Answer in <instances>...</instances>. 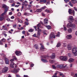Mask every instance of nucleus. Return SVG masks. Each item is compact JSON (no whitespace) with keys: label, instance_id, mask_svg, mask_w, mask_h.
<instances>
[{"label":"nucleus","instance_id":"1","mask_svg":"<svg viewBox=\"0 0 77 77\" xmlns=\"http://www.w3.org/2000/svg\"><path fill=\"white\" fill-rule=\"evenodd\" d=\"M72 52L74 56H77V48L76 47L73 48L72 49Z\"/></svg>","mask_w":77,"mask_h":77},{"label":"nucleus","instance_id":"2","mask_svg":"<svg viewBox=\"0 0 77 77\" xmlns=\"http://www.w3.org/2000/svg\"><path fill=\"white\" fill-rule=\"evenodd\" d=\"M10 66V67L14 69H16L17 68V65L12 62H11Z\"/></svg>","mask_w":77,"mask_h":77},{"label":"nucleus","instance_id":"3","mask_svg":"<svg viewBox=\"0 0 77 77\" xmlns=\"http://www.w3.org/2000/svg\"><path fill=\"white\" fill-rule=\"evenodd\" d=\"M67 27L68 28H70V27H75V24H72L71 23H69L67 25Z\"/></svg>","mask_w":77,"mask_h":77},{"label":"nucleus","instance_id":"4","mask_svg":"<svg viewBox=\"0 0 77 77\" xmlns=\"http://www.w3.org/2000/svg\"><path fill=\"white\" fill-rule=\"evenodd\" d=\"M60 59L63 61H66V60H68V57L66 56L63 57L61 56L60 57Z\"/></svg>","mask_w":77,"mask_h":77},{"label":"nucleus","instance_id":"5","mask_svg":"<svg viewBox=\"0 0 77 77\" xmlns=\"http://www.w3.org/2000/svg\"><path fill=\"white\" fill-rule=\"evenodd\" d=\"M68 12L69 14L71 15L72 14H73V16H74L75 14V11L74 10H72L71 9V8H69V9Z\"/></svg>","mask_w":77,"mask_h":77},{"label":"nucleus","instance_id":"6","mask_svg":"<svg viewBox=\"0 0 77 77\" xmlns=\"http://www.w3.org/2000/svg\"><path fill=\"white\" fill-rule=\"evenodd\" d=\"M8 69H9L8 67H5L2 69V72L6 73V72H7Z\"/></svg>","mask_w":77,"mask_h":77},{"label":"nucleus","instance_id":"7","mask_svg":"<svg viewBox=\"0 0 77 77\" xmlns=\"http://www.w3.org/2000/svg\"><path fill=\"white\" fill-rule=\"evenodd\" d=\"M67 65H65V64H64L63 65H58L57 66V68H61L62 67V68H66V67Z\"/></svg>","mask_w":77,"mask_h":77},{"label":"nucleus","instance_id":"8","mask_svg":"<svg viewBox=\"0 0 77 77\" xmlns=\"http://www.w3.org/2000/svg\"><path fill=\"white\" fill-rule=\"evenodd\" d=\"M56 38V35L54 32H52L49 36V38Z\"/></svg>","mask_w":77,"mask_h":77},{"label":"nucleus","instance_id":"9","mask_svg":"<svg viewBox=\"0 0 77 77\" xmlns=\"http://www.w3.org/2000/svg\"><path fill=\"white\" fill-rule=\"evenodd\" d=\"M15 54H16V55L18 56L22 54V52L20 51H17L15 52Z\"/></svg>","mask_w":77,"mask_h":77},{"label":"nucleus","instance_id":"10","mask_svg":"<svg viewBox=\"0 0 77 77\" xmlns=\"http://www.w3.org/2000/svg\"><path fill=\"white\" fill-rule=\"evenodd\" d=\"M19 70H20L19 69H17L15 70H11V72H12L13 73H15V74H17Z\"/></svg>","mask_w":77,"mask_h":77},{"label":"nucleus","instance_id":"11","mask_svg":"<svg viewBox=\"0 0 77 77\" xmlns=\"http://www.w3.org/2000/svg\"><path fill=\"white\" fill-rule=\"evenodd\" d=\"M66 38L67 39H70L72 38V35L71 34L68 35L66 36Z\"/></svg>","mask_w":77,"mask_h":77},{"label":"nucleus","instance_id":"12","mask_svg":"<svg viewBox=\"0 0 77 77\" xmlns=\"http://www.w3.org/2000/svg\"><path fill=\"white\" fill-rule=\"evenodd\" d=\"M69 19L70 20L69 22H70V23H72V20H73V17L71 16H69Z\"/></svg>","mask_w":77,"mask_h":77},{"label":"nucleus","instance_id":"13","mask_svg":"<svg viewBox=\"0 0 77 77\" xmlns=\"http://www.w3.org/2000/svg\"><path fill=\"white\" fill-rule=\"evenodd\" d=\"M2 8L4 9H7V11L8 10V9H9V7L7 6H6V5H3V6H2Z\"/></svg>","mask_w":77,"mask_h":77},{"label":"nucleus","instance_id":"14","mask_svg":"<svg viewBox=\"0 0 77 77\" xmlns=\"http://www.w3.org/2000/svg\"><path fill=\"white\" fill-rule=\"evenodd\" d=\"M55 57H56V56L55 55V54L54 53H53L52 56H51V59H54Z\"/></svg>","mask_w":77,"mask_h":77},{"label":"nucleus","instance_id":"15","mask_svg":"<svg viewBox=\"0 0 77 77\" xmlns=\"http://www.w3.org/2000/svg\"><path fill=\"white\" fill-rule=\"evenodd\" d=\"M74 61V59L73 58H70L68 60L69 62H73Z\"/></svg>","mask_w":77,"mask_h":77},{"label":"nucleus","instance_id":"16","mask_svg":"<svg viewBox=\"0 0 77 77\" xmlns=\"http://www.w3.org/2000/svg\"><path fill=\"white\" fill-rule=\"evenodd\" d=\"M45 12H47V13H51L53 12V11H52V10H48L47 9H46L45 10Z\"/></svg>","mask_w":77,"mask_h":77},{"label":"nucleus","instance_id":"17","mask_svg":"<svg viewBox=\"0 0 77 77\" xmlns=\"http://www.w3.org/2000/svg\"><path fill=\"white\" fill-rule=\"evenodd\" d=\"M5 60L6 64H9V60H8V58H5Z\"/></svg>","mask_w":77,"mask_h":77},{"label":"nucleus","instance_id":"18","mask_svg":"<svg viewBox=\"0 0 77 77\" xmlns=\"http://www.w3.org/2000/svg\"><path fill=\"white\" fill-rule=\"evenodd\" d=\"M41 60L42 62H44L45 63H46L47 62H48V61L47 60L44 59H41Z\"/></svg>","mask_w":77,"mask_h":77},{"label":"nucleus","instance_id":"19","mask_svg":"<svg viewBox=\"0 0 77 77\" xmlns=\"http://www.w3.org/2000/svg\"><path fill=\"white\" fill-rule=\"evenodd\" d=\"M67 48L69 50H71V49L72 48L71 46H70V45H68L67 46Z\"/></svg>","mask_w":77,"mask_h":77},{"label":"nucleus","instance_id":"20","mask_svg":"<svg viewBox=\"0 0 77 77\" xmlns=\"http://www.w3.org/2000/svg\"><path fill=\"white\" fill-rule=\"evenodd\" d=\"M36 12H42V9L40 8V9H37L36 10Z\"/></svg>","mask_w":77,"mask_h":77},{"label":"nucleus","instance_id":"21","mask_svg":"<svg viewBox=\"0 0 77 77\" xmlns=\"http://www.w3.org/2000/svg\"><path fill=\"white\" fill-rule=\"evenodd\" d=\"M40 45L41 46V48H40V49L41 50H44V48H44V47L43 45H42V44L41 43L40 44Z\"/></svg>","mask_w":77,"mask_h":77},{"label":"nucleus","instance_id":"22","mask_svg":"<svg viewBox=\"0 0 77 77\" xmlns=\"http://www.w3.org/2000/svg\"><path fill=\"white\" fill-rule=\"evenodd\" d=\"M46 27L47 29H48V30H49V29H51V26H50V25L46 26Z\"/></svg>","mask_w":77,"mask_h":77},{"label":"nucleus","instance_id":"23","mask_svg":"<svg viewBox=\"0 0 77 77\" xmlns=\"http://www.w3.org/2000/svg\"><path fill=\"white\" fill-rule=\"evenodd\" d=\"M72 29L71 28H69L68 30V31L69 33H71V32H72Z\"/></svg>","mask_w":77,"mask_h":77},{"label":"nucleus","instance_id":"24","mask_svg":"<svg viewBox=\"0 0 77 77\" xmlns=\"http://www.w3.org/2000/svg\"><path fill=\"white\" fill-rule=\"evenodd\" d=\"M61 45V44L59 42H58L57 45V47H59L60 45Z\"/></svg>","mask_w":77,"mask_h":77},{"label":"nucleus","instance_id":"25","mask_svg":"<svg viewBox=\"0 0 77 77\" xmlns=\"http://www.w3.org/2000/svg\"><path fill=\"white\" fill-rule=\"evenodd\" d=\"M33 31H34V29L31 28L28 31V32H33Z\"/></svg>","mask_w":77,"mask_h":77},{"label":"nucleus","instance_id":"26","mask_svg":"<svg viewBox=\"0 0 77 77\" xmlns=\"http://www.w3.org/2000/svg\"><path fill=\"white\" fill-rule=\"evenodd\" d=\"M5 18L4 17H0V21H3V20H4V19Z\"/></svg>","mask_w":77,"mask_h":77},{"label":"nucleus","instance_id":"27","mask_svg":"<svg viewBox=\"0 0 77 77\" xmlns=\"http://www.w3.org/2000/svg\"><path fill=\"white\" fill-rule=\"evenodd\" d=\"M71 2H72V3H77V0H72Z\"/></svg>","mask_w":77,"mask_h":77},{"label":"nucleus","instance_id":"28","mask_svg":"<svg viewBox=\"0 0 77 77\" xmlns=\"http://www.w3.org/2000/svg\"><path fill=\"white\" fill-rule=\"evenodd\" d=\"M14 1L13 0H9L8 1V2L10 3H14Z\"/></svg>","mask_w":77,"mask_h":77},{"label":"nucleus","instance_id":"29","mask_svg":"<svg viewBox=\"0 0 77 77\" xmlns=\"http://www.w3.org/2000/svg\"><path fill=\"white\" fill-rule=\"evenodd\" d=\"M56 36L57 37H59L60 36V32H58L57 34L56 35Z\"/></svg>","mask_w":77,"mask_h":77},{"label":"nucleus","instance_id":"30","mask_svg":"<svg viewBox=\"0 0 77 77\" xmlns=\"http://www.w3.org/2000/svg\"><path fill=\"white\" fill-rule=\"evenodd\" d=\"M7 11H8V10L5 9V11L3 13V14H4V15H6V13L7 12Z\"/></svg>","mask_w":77,"mask_h":77},{"label":"nucleus","instance_id":"31","mask_svg":"<svg viewBox=\"0 0 77 77\" xmlns=\"http://www.w3.org/2000/svg\"><path fill=\"white\" fill-rule=\"evenodd\" d=\"M50 3V1H48V2H46V5H49Z\"/></svg>","mask_w":77,"mask_h":77},{"label":"nucleus","instance_id":"32","mask_svg":"<svg viewBox=\"0 0 77 77\" xmlns=\"http://www.w3.org/2000/svg\"><path fill=\"white\" fill-rule=\"evenodd\" d=\"M18 21L19 22V23H23V21L19 19Z\"/></svg>","mask_w":77,"mask_h":77},{"label":"nucleus","instance_id":"33","mask_svg":"<svg viewBox=\"0 0 77 77\" xmlns=\"http://www.w3.org/2000/svg\"><path fill=\"white\" fill-rule=\"evenodd\" d=\"M2 42H6V40L5 38H3L2 39Z\"/></svg>","mask_w":77,"mask_h":77},{"label":"nucleus","instance_id":"34","mask_svg":"<svg viewBox=\"0 0 77 77\" xmlns=\"http://www.w3.org/2000/svg\"><path fill=\"white\" fill-rule=\"evenodd\" d=\"M24 24H25V25H26L27 26H28L29 24V23L27 22H25L24 23Z\"/></svg>","mask_w":77,"mask_h":77},{"label":"nucleus","instance_id":"35","mask_svg":"<svg viewBox=\"0 0 77 77\" xmlns=\"http://www.w3.org/2000/svg\"><path fill=\"white\" fill-rule=\"evenodd\" d=\"M13 58L15 60H17V57H16L15 56H13Z\"/></svg>","mask_w":77,"mask_h":77},{"label":"nucleus","instance_id":"36","mask_svg":"<svg viewBox=\"0 0 77 77\" xmlns=\"http://www.w3.org/2000/svg\"><path fill=\"white\" fill-rule=\"evenodd\" d=\"M21 14L20 12H19L17 14V15L18 17H20V16H21Z\"/></svg>","mask_w":77,"mask_h":77},{"label":"nucleus","instance_id":"37","mask_svg":"<svg viewBox=\"0 0 77 77\" xmlns=\"http://www.w3.org/2000/svg\"><path fill=\"white\" fill-rule=\"evenodd\" d=\"M52 66L53 69H56V67L55 66H54V65H52Z\"/></svg>","mask_w":77,"mask_h":77},{"label":"nucleus","instance_id":"38","mask_svg":"<svg viewBox=\"0 0 77 77\" xmlns=\"http://www.w3.org/2000/svg\"><path fill=\"white\" fill-rule=\"evenodd\" d=\"M45 8H46V7L45 6L43 7H42L41 9H42H42H45Z\"/></svg>","mask_w":77,"mask_h":77},{"label":"nucleus","instance_id":"39","mask_svg":"<svg viewBox=\"0 0 77 77\" xmlns=\"http://www.w3.org/2000/svg\"><path fill=\"white\" fill-rule=\"evenodd\" d=\"M40 35H41V34H40L38 32V33L37 34V36H40Z\"/></svg>","mask_w":77,"mask_h":77},{"label":"nucleus","instance_id":"40","mask_svg":"<svg viewBox=\"0 0 77 77\" xmlns=\"http://www.w3.org/2000/svg\"><path fill=\"white\" fill-rule=\"evenodd\" d=\"M0 45H3V43L2 42L1 40L0 41Z\"/></svg>","mask_w":77,"mask_h":77},{"label":"nucleus","instance_id":"41","mask_svg":"<svg viewBox=\"0 0 77 77\" xmlns=\"http://www.w3.org/2000/svg\"><path fill=\"white\" fill-rule=\"evenodd\" d=\"M33 66H34V64H31L30 67H31V68H32V67H33Z\"/></svg>","mask_w":77,"mask_h":77},{"label":"nucleus","instance_id":"42","mask_svg":"<svg viewBox=\"0 0 77 77\" xmlns=\"http://www.w3.org/2000/svg\"><path fill=\"white\" fill-rule=\"evenodd\" d=\"M44 23L45 24H48V22L47 21H45V20L44 21Z\"/></svg>","mask_w":77,"mask_h":77},{"label":"nucleus","instance_id":"43","mask_svg":"<svg viewBox=\"0 0 77 77\" xmlns=\"http://www.w3.org/2000/svg\"><path fill=\"white\" fill-rule=\"evenodd\" d=\"M53 62V60H49V62H50V63H52Z\"/></svg>","mask_w":77,"mask_h":77},{"label":"nucleus","instance_id":"44","mask_svg":"<svg viewBox=\"0 0 77 77\" xmlns=\"http://www.w3.org/2000/svg\"><path fill=\"white\" fill-rule=\"evenodd\" d=\"M69 4L70 5V6H72V7L73 5H72V4H71V2H69Z\"/></svg>","mask_w":77,"mask_h":77},{"label":"nucleus","instance_id":"45","mask_svg":"<svg viewBox=\"0 0 77 77\" xmlns=\"http://www.w3.org/2000/svg\"><path fill=\"white\" fill-rule=\"evenodd\" d=\"M63 47H66V43H63Z\"/></svg>","mask_w":77,"mask_h":77},{"label":"nucleus","instance_id":"46","mask_svg":"<svg viewBox=\"0 0 77 77\" xmlns=\"http://www.w3.org/2000/svg\"><path fill=\"white\" fill-rule=\"evenodd\" d=\"M37 31H38V33H40L41 32V29H38Z\"/></svg>","mask_w":77,"mask_h":77},{"label":"nucleus","instance_id":"47","mask_svg":"<svg viewBox=\"0 0 77 77\" xmlns=\"http://www.w3.org/2000/svg\"><path fill=\"white\" fill-rule=\"evenodd\" d=\"M64 1L66 3H68V2H69V0H64Z\"/></svg>","mask_w":77,"mask_h":77},{"label":"nucleus","instance_id":"48","mask_svg":"<svg viewBox=\"0 0 77 77\" xmlns=\"http://www.w3.org/2000/svg\"><path fill=\"white\" fill-rule=\"evenodd\" d=\"M16 27H17V25H14L13 26V27L14 29H15V28H16Z\"/></svg>","mask_w":77,"mask_h":77},{"label":"nucleus","instance_id":"49","mask_svg":"<svg viewBox=\"0 0 77 77\" xmlns=\"http://www.w3.org/2000/svg\"><path fill=\"white\" fill-rule=\"evenodd\" d=\"M37 26L38 27H40L41 26V24L40 23H38L37 24Z\"/></svg>","mask_w":77,"mask_h":77},{"label":"nucleus","instance_id":"50","mask_svg":"<svg viewBox=\"0 0 77 77\" xmlns=\"http://www.w3.org/2000/svg\"><path fill=\"white\" fill-rule=\"evenodd\" d=\"M6 20H7V21H9L10 20V19L9 18H7L6 19Z\"/></svg>","mask_w":77,"mask_h":77},{"label":"nucleus","instance_id":"51","mask_svg":"<svg viewBox=\"0 0 77 77\" xmlns=\"http://www.w3.org/2000/svg\"><path fill=\"white\" fill-rule=\"evenodd\" d=\"M2 35H4L5 37H6L7 36V34H2Z\"/></svg>","mask_w":77,"mask_h":77},{"label":"nucleus","instance_id":"52","mask_svg":"<svg viewBox=\"0 0 77 77\" xmlns=\"http://www.w3.org/2000/svg\"><path fill=\"white\" fill-rule=\"evenodd\" d=\"M48 21V19L47 18H45V19H44V21Z\"/></svg>","mask_w":77,"mask_h":77},{"label":"nucleus","instance_id":"53","mask_svg":"<svg viewBox=\"0 0 77 77\" xmlns=\"http://www.w3.org/2000/svg\"><path fill=\"white\" fill-rule=\"evenodd\" d=\"M74 77H77V74L75 73L74 76Z\"/></svg>","mask_w":77,"mask_h":77},{"label":"nucleus","instance_id":"54","mask_svg":"<svg viewBox=\"0 0 77 77\" xmlns=\"http://www.w3.org/2000/svg\"><path fill=\"white\" fill-rule=\"evenodd\" d=\"M60 75L61 76H62H62H63V75H64L63 74V73H62L60 72Z\"/></svg>","mask_w":77,"mask_h":77},{"label":"nucleus","instance_id":"55","mask_svg":"<svg viewBox=\"0 0 77 77\" xmlns=\"http://www.w3.org/2000/svg\"><path fill=\"white\" fill-rule=\"evenodd\" d=\"M33 36H34V37H36V33L34 34L33 35Z\"/></svg>","mask_w":77,"mask_h":77},{"label":"nucleus","instance_id":"56","mask_svg":"<svg viewBox=\"0 0 77 77\" xmlns=\"http://www.w3.org/2000/svg\"><path fill=\"white\" fill-rule=\"evenodd\" d=\"M71 75L72 76V75H74V73L73 72H71Z\"/></svg>","mask_w":77,"mask_h":77},{"label":"nucleus","instance_id":"57","mask_svg":"<svg viewBox=\"0 0 77 77\" xmlns=\"http://www.w3.org/2000/svg\"><path fill=\"white\" fill-rule=\"evenodd\" d=\"M72 65H73L72 64H70L69 65L70 67V68H71L72 67Z\"/></svg>","mask_w":77,"mask_h":77},{"label":"nucleus","instance_id":"58","mask_svg":"<svg viewBox=\"0 0 77 77\" xmlns=\"http://www.w3.org/2000/svg\"><path fill=\"white\" fill-rule=\"evenodd\" d=\"M14 6H15V7L16 8H18V7H19V6H20V5H16Z\"/></svg>","mask_w":77,"mask_h":77},{"label":"nucleus","instance_id":"59","mask_svg":"<svg viewBox=\"0 0 77 77\" xmlns=\"http://www.w3.org/2000/svg\"><path fill=\"white\" fill-rule=\"evenodd\" d=\"M16 4L17 5H21V3H20L19 2H16Z\"/></svg>","mask_w":77,"mask_h":77},{"label":"nucleus","instance_id":"60","mask_svg":"<svg viewBox=\"0 0 77 77\" xmlns=\"http://www.w3.org/2000/svg\"><path fill=\"white\" fill-rule=\"evenodd\" d=\"M64 30L66 31L67 30L66 28V27H64Z\"/></svg>","mask_w":77,"mask_h":77},{"label":"nucleus","instance_id":"61","mask_svg":"<svg viewBox=\"0 0 77 77\" xmlns=\"http://www.w3.org/2000/svg\"><path fill=\"white\" fill-rule=\"evenodd\" d=\"M15 6V3H14L13 4H12L11 5V6Z\"/></svg>","mask_w":77,"mask_h":77},{"label":"nucleus","instance_id":"62","mask_svg":"<svg viewBox=\"0 0 77 77\" xmlns=\"http://www.w3.org/2000/svg\"><path fill=\"white\" fill-rule=\"evenodd\" d=\"M22 33L24 35L25 34V31H22Z\"/></svg>","mask_w":77,"mask_h":77},{"label":"nucleus","instance_id":"63","mask_svg":"<svg viewBox=\"0 0 77 77\" xmlns=\"http://www.w3.org/2000/svg\"><path fill=\"white\" fill-rule=\"evenodd\" d=\"M11 19H14V16H12L11 17Z\"/></svg>","mask_w":77,"mask_h":77},{"label":"nucleus","instance_id":"64","mask_svg":"<svg viewBox=\"0 0 77 77\" xmlns=\"http://www.w3.org/2000/svg\"><path fill=\"white\" fill-rule=\"evenodd\" d=\"M16 76L17 77H20V76L17 74L16 75Z\"/></svg>","mask_w":77,"mask_h":77}]
</instances>
